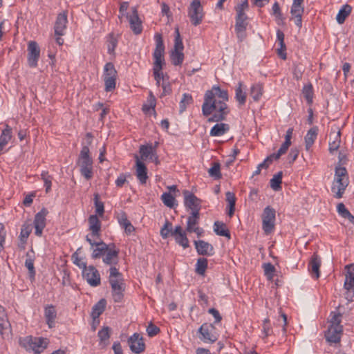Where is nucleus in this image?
I'll return each mask as SVG.
<instances>
[{"instance_id":"48","label":"nucleus","mask_w":354,"mask_h":354,"mask_svg":"<svg viewBox=\"0 0 354 354\" xmlns=\"http://www.w3.org/2000/svg\"><path fill=\"white\" fill-rule=\"evenodd\" d=\"M199 219V213H191V215L187 218V232H189L192 228L196 227V225L198 223Z\"/></svg>"},{"instance_id":"56","label":"nucleus","mask_w":354,"mask_h":354,"mask_svg":"<svg viewBox=\"0 0 354 354\" xmlns=\"http://www.w3.org/2000/svg\"><path fill=\"white\" fill-rule=\"evenodd\" d=\"M176 242L181 245L183 248L189 247V240L186 236V234H180L174 236Z\"/></svg>"},{"instance_id":"64","label":"nucleus","mask_w":354,"mask_h":354,"mask_svg":"<svg viewBox=\"0 0 354 354\" xmlns=\"http://www.w3.org/2000/svg\"><path fill=\"white\" fill-rule=\"evenodd\" d=\"M299 153V151L297 148L291 149V150L288 154V156L289 162L290 163L294 162L296 160V159L297 158Z\"/></svg>"},{"instance_id":"16","label":"nucleus","mask_w":354,"mask_h":354,"mask_svg":"<svg viewBox=\"0 0 354 354\" xmlns=\"http://www.w3.org/2000/svg\"><path fill=\"white\" fill-rule=\"evenodd\" d=\"M199 338L205 343L215 342L218 337L215 333V327L212 324H203L198 329Z\"/></svg>"},{"instance_id":"59","label":"nucleus","mask_w":354,"mask_h":354,"mask_svg":"<svg viewBox=\"0 0 354 354\" xmlns=\"http://www.w3.org/2000/svg\"><path fill=\"white\" fill-rule=\"evenodd\" d=\"M97 335L101 342L106 341L109 339V328L108 326L103 327L98 331Z\"/></svg>"},{"instance_id":"53","label":"nucleus","mask_w":354,"mask_h":354,"mask_svg":"<svg viewBox=\"0 0 354 354\" xmlns=\"http://www.w3.org/2000/svg\"><path fill=\"white\" fill-rule=\"evenodd\" d=\"M41 179L44 180L46 192L48 193L51 189L52 176L48 174L46 171H43L41 174Z\"/></svg>"},{"instance_id":"58","label":"nucleus","mask_w":354,"mask_h":354,"mask_svg":"<svg viewBox=\"0 0 354 354\" xmlns=\"http://www.w3.org/2000/svg\"><path fill=\"white\" fill-rule=\"evenodd\" d=\"M171 226L172 225L169 221H165V225L160 230V235L163 239L167 238L169 234L171 232Z\"/></svg>"},{"instance_id":"61","label":"nucleus","mask_w":354,"mask_h":354,"mask_svg":"<svg viewBox=\"0 0 354 354\" xmlns=\"http://www.w3.org/2000/svg\"><path fill=\"white\" fill-rule=\"evenodd\" d=\"M72 258L73 259V263L80 268L83 270L86 267V263L83 261L82 259L78 257L77 252L72 255Z\"/></svg>"},{"instance_id":"5","label":"nucleus","mask_w":354,"mask_h":354,"mask_svg":"<svg viewBox=\"0 0 354 354\" xmlns=\"http://www.w3.org/2000/svg\"><path fill=\"white\" fill-rule=\"evenodd\" d=\"M89 153L88 147L83 146L77 162L81 174L87 180L91 179L93 176V160Z\"/></svg>"},{"instance_id":"54","label":"nucleus","mask_w":354,"mask_h":354,"mask_svg":"<svg viewBox=\"0 0 354 354\" xmlns=\"http://www.w3.org/2000/svg\"><path fill=\"white\" fill-rule=\"evenodd\" d=\"M161 200L168 207H173L174 205L175 198L170 193H163L161 196Z\"/></svg>"},{"instance_id":"32","label":"nucleus","mask_w":354,"mask_h":354,"mask_svg":"<svg viewBox=\"0 0 354 354\" xmlns=\"http://www.w3.org/2000/svg\"><path fill=\"white\" fill-rule=\"evenodd\" d=\"M44 316L46 318V324L49 328H53L55 326V320L57 317V311L55 308L53 306H47L44 309Z\"/></svg>"},{"instance_id":"10","label":"nucleus","mask_w":354,"mask_h":354,"mask_svg":"<svg viewBox=\"0 0 354 354\" xmlns=\"http://www.w3.org/2000/svg\"><path fill=\"white\" fill-rule=\"evenodd\" d=\"M188 17L193 26L201 24L204 17L203 8L199 0H192L188 8Z\"/></svg>"},{"instance_id":"57","label":"nucleus","mask_w":354,"mask_h":354,"mask_svg":"<svg viewBox=\"0 0 354 354\" xmlns=\"http://www.w3.org/2000/svg\"><path fill=\"white\" fill-rule=\"evenodd\" d=\"M95 212L99 216H102L104 212V203L99 201V195L95 194Z\"/></svg>"},{"instance_id":"49","label":"nucleus","mask_w":354,"mask_h":354,"mask_svg":"<svg viewBox=\"0 0 354 354\" xmlns=\"http://www.w3.org/2000/svg\"><path fill=\"white\" fill-rule=\"evenodd\" d=\"M282 179V171L278 172L275 174L273 178L270 180V187L272 189L277 191L281 189Z\"/></svg>"},{"instance_id":"25","label":"nucleus","mask_w":354,"mask_h":354,"mask_svg":"<svg viewBox=\"0 0 354 354\" xmlns=\"http://www.w3.org/2000/svg\"><path fill=\"white\" fill-rule=\"evenodd\" d=\"M89 224L88 234L91 239H99L100 237L101 222L96 215H91L88 219Z\"/></svg>"},{"instance_id":"12","label":"nucleus","mask_w":354,"mask_h":354,"mask_svg":"<svg viewBox=\"0 0 354 354\" xmlns=\"http://www.w3.org/2000/svg\"><path fill=\"white\" fill-rule=\"evenodd\" d=\"M86 241L91 245V250H92L91 257L93 259L102 257L110 247V244L107 245L100 239H91L89 235H86Z\"/></svg>"},{"instance_id":"19","label":"nucleus","mask_w":354,"mask_h":354,"mask_svg":"<svg viewBox=\"0 0 354 354\" xmlns=\"http://www.w3.org/2000/svg\"><path fill=\"white\" fill-rule=\"evenodd\" d=\"M40 57V48L35 41H30L28 44V64L31 68H35Z\"/></svg>"},{"instance_id":"27","label":"nucleus","mask_w":354,"mask_h":354,"mask_svg":"<svg viewBox=\"0 0 354 354\" xmlns=\"http://www.w3.org/2000/svg\"><path fill=\"white\" fill-rule=\"evenodd\" d=\"M248 16L236 17L235 32L240 41L245 38V30L248 26Z\"/></svg>"},{"instance_id":"37","label":"nucleus","mask_w":354,"mask_h":354,"mask_svg":"<svg viewBox=\"0 0 354 354\" xmlns=\"http://www.w3.org/2000/svg\"><path fill=\"white\" fill-rule=\"evenodd\" d=\"M214 231L219 236H223L230 239V233L227 229L225 224L220 221H216L214 224Z\"/></svg>"},{"instance_id":"23","label":"nucleus","mask_w":354,"mask_h":354,"mask_svg":"<svg viewBox=\"0 0 354 354\" xmlns=\"http://www.w3.org/2000/svg\"><path fill=\"white\" fill-rule=\"evenodd\" d=\"M118 254L119 250L115 249V246L113 243L110 244L109 250L104 253L102 257V261L106 264L115 267L118 263Z\"/></svg>"},{"instance_id":"7","label":"nucleus","mask_w":354,"mask_h":354,"mask_svg":"<svg viewBox=\"0 0 354 354\" xmlns=\"http://www.w3.org/2000/svg\"><path fill=\"white\" fill-rule=\"evenodd\" d=\"M176 36L174 40V49L171 51L170 59L174 66H180L184 60V54L183 53L184 46L180 37L178 28L176 29Z\"/></svg>"},{"instance_id":"35","label":"nucleus","mask_w":354,"mask_h":354,"mask_svg":"<svg viewBox=\"0 0 354 354\" xmlns=\"http://www.w3.org/2000/svg\"><path fill=\"white\" fill-rule=\"evenodd\" d=\"M263 93V86L261 83H256L252 85L250 94L253 100L258 102Z\"/></svg>"},{"instance_id":"22","label":"nucleus","mask_w":354,"mask_h":354,"mask_svg":"<svg viewBox=\"0 0 354 354\" xmlns=\"http://www.w3.org/2000/svg\"><path fill=\"white\" fill-rule=\"evenodd\" d=\"M0 333L3 339L11 337L10 324L8 320L7 314L3 306L0 305Z\"/></svg>"},{"instance_id":"44","label":"nucleus","mask_w":354,"mask_h":354,"mask_svg":"<svg viewBox=\"0 0 354 354\" xmlns=\"http://www.w3.org/2000/svg\"><path fill=\"white\" fill-rule=\"evenodd\" d=\"M302 93L307 103L311 104L313 100V88L311 84L304 85L302 89Z\"/></svg>"},{"instance_id":"13","label":"nucleus","mask_w":354,"mask_h":354,"mask_svg":"<svg viewBox=\"0 0 354 354\" xmlns=\"http://www.w3.org/2000/svg\"><path fill=\"white\" fill-rule=\"evenodd\" d=\"M275 210L270 206L266 207L262 214V228L266 234H270L274 228Z\"/></svg>"},{"instance_id":"18","label":"nucleus","mask_w":354,"mask_h":354,"mask_svg":"<svg viewBox=\"0 0 354 354\" xmlns=\"http://www.w3.org/2000/svg\"><path fill=\"white\" fill-rule=\"evenodd\" d=\"M183 195L185 206L192 211L191 213H199L201 207V200L188 190H185Z\"/></svg>"},{"instance_id":"3","label":"nucleus","mask_w":354,"mask_h":354,"mask_svg":"<svg viewBox=\"0 0 354 354\" xmlns=\"http://www.w3.org/2000/svg\"><path fill=\"white\" fill-rule=\"evenodd\" d=\"M109 283L112 289V297L115 302H120L124 297L125 284L122 274L115 267L110 268Z\"/></svg>"},{"instance_id":"46","label":"nucleus","mask_w":354,"mask_h":354,"mask_svg":"<svg viewBox=\"0 0 354 354\" xmlns=\"http://www.w3.org/2000/svg\"><path fill=\"white\" fill-rule=\"evenodd\" d=\"M25 266L28 270L29 277L31 279H35V270L34 267V260L30 256L28 253L26 254V259L25 261Z\"/></svg>"},{"instance_id":"36","label":"nucleus","mask_w":354,"mask_h":354,"mask_svg":"<svg viewBox=\"0 0 354 354\" xmlns=\"http://www.w3.org/2000/svg\"><path fill=\"white\" fill-rule=\"evenodd\" d=\"M106 300L104 299H102L93 306L91 312V316L93 319L98 318L100 315L104 312L106 307Z\"/></svg>"},{"instance_id":"33","label":"nucleus","mask_w":354,"mask_h":354,"mask_svg":"<svg viewBox=\"0 0 354 354\" xmlns=\"http://www.w3.org/2000/svg\"><path fill=\"white\" fill-rule=\"evenodd\" d=\"M284 34L281 30H277V41L279 46V48H277V53L283 59H286V46L284 43Z\"/></svg>"},{"instance_id":"2","label":"nucleus","mask_w":354,"mask_h":354,"mask_svg":"<svg viewBox=\"0 0 354 354\" xmlns=\"http://www.w3.org/2000/svg\"><path fill=\"white\" fill-rule=\"evenodd\" d=\"M330 317V325L325 333V337L327 342L336 344L340 342L343 333L342 315L338 312H331Z\"/></svg>"},{"instance_id":"28","label":"nucleus","mask_w":354,"mask_h":354,"mask_svg":"<svg viewBox=\"0 0 354 354\" xmlns=\"http://www.w3.org/2000/svg\"><path fill=\"white\" fill-rule=\"evenodd\" d=\"M136 175L140 184L144 185L148 179L147 169L137 156H136Z\"/></svg>"},{"instance_id":"4","label":"nucleus","mask_w":354,"mask_h":354,"mask_svg":"<svg viewBox=\"0 0 354 354\" xmlns=\"http://www.w3.org/2000/svg\"><path fill=\"white\" fill-rule=\"evenodd\" d=\"M348 185L347 171L345 167L335 168V178L331 187L336 198H341Z\"/></svg>"},{"instance_id":"1","label":"nucleus","mask_w":354,"mask_h":354,"mask_svg":"<svg viewBox=\"0 0 354 354\" xmlns=\"http://www.w3.org/2000/svg\"><path fill=\"white\" fill-rule=\"evenodd\" d=\"M228 100L227 91L218 86H213L210 90L205 92L202 112L205 116L212 115L208 118V122H218L225 119L230 113V109L227 105Z\"/></svg>"},{"instance_id":"51","label":"nucleus","mask_w":354,"mask_h":354,"mask_svg":"<svg viewBox=\"0 0 354 354\" xmlns=\"http://www.w3.org/2000/svg\"><path fill=\"white\" fill-rule=\"evenodd\" d=\"M272 333L273 330L270 324V319L266 318L263 321L262 324L263 338L268 337V336L272 335Z\"/></svg>"},{"instance_id":"20","label":"nucleus","mask_w":354,"mask_h":354,"mask_svg":"<svg viewBox=\"0 0 354 354\" xmlns=\"http://www.w3.org/2000/svg\"><path fill=\"white\" fill-rule=\"evenodd\" d=\"M128 344L129 346L130 350L133 353L138 354L145 350V344L144 342L143 337L140 334L138 333H133L129 337Z\"/></svg>"},{"instance_id":"41","label":"nucleus","mask_w":354,"mask_h":354,"mask_svg":"<svg viewBox=\"0 0 354 354\" xmlns=\"http://www.w3.org/2000/svg\"><path fill=\"white\" fill-rule=\"evenodd\" d=\"M234 9L236 12V17L247 16L245 12L249 9L248 0H241L240 3H237Z\"/></svg>"},{"instance_id":"8","label":"nucleus","mask_w":354,"mask_h":354,"mask_svg":"<svg viewBox=\"0 0 354 354\" xmlns=\"http://www.w3.org/2000/svg\"><path fill=\"white\" fill-rule=\"evenodd\" d=\"M19 344L29 351H44L47 346L46 339L32 337V336H27L20 339Z\"/></svg>"},{"instance_id":"40","label":"nucleus","mask_w":354,"mask_h":354,"mask_svg":"<svg viewBox=\"0 0 354 354\" xmlns=\"http://www.w3.org/2000/svg\"><path fill=\"white\" fill-rule=\"evenodd\" d=\"M272 15L274 16L278 25L283 24L285 18L283 16L279 3L277 1L272 6Z\"/></svg>"},{"instance_id":"11","label":"nucleus","mask_w":354,"mask_h":354,"mask_svg":"<svg viewBox=\"0 0 354 354\" xmlns=\"http://www.w3.org/2000/svg\"><path fill=\"white\" fill-rule=\"evenodd\" d=\"M345 280L344 288L346 290V298L352 301L354 297V264L351 263L345 266Z\"/></svg>"},{"instance_id":"31","label":"nucleus","mask_w":354,"mask_h":354,"mask_svg":"<svg viewBox=\"0 0 354 354\" xmlns=\"http://www.w3.org/2000/svg\"><path fill=\"white\" fill-rule=\"evenodd\" d=\"M318 131L319 129L317 127H313L308 131L306 135L305 136V148L307 151H309L311 149L315 140L317 139Z\"/></svg>"},{"instance_id":"9","label":"nucleus","mask_w":354,"mask_h":354,"mask_svg":"<svg viewBox=\"0 0 354 354\" xmlns=\"http://www.w3.org/2000/svg\"><path fill=\"white\" fill-rule=\"evenodd\" d=\"M117 71L114 65L108 62L105 64L103 73V79L104 82L105 91L106 92L112 91L115 89L116 85Z\"/></svg>"},{"instance_id":"50","label":"nucleus","mask_w":354,"mask_h":354,"mask_svg":"<svg viewBox=\"0 0 354 354\" xmlns=\"http://www.w3.org/2000/svg\"><path fill=\"white\" fill-rule=\"evenodd\" d=\"M192 102L193 99L192 95L188 93H184L179 104L180 112L183 113L184 111H185L187 106L192 104Z\"/></svg>"},{"instance_id":"60","label":"nucleus","mask_w":354,"mask_h":354,"mask_svg":"<svg viewBox=\"0 0 354 354\" xmlns=\"http://www.w3.org/2000/svg\"><path fill=\"white\" fill-rule=\"evenodd\" d=\"M118 40L113 35H111L108 41L107 48L109 54L113 53L117 46Z\"/></svg>"},{"instance_id":"55","label":"nucleus","mask_w":354,"mask_h":354,"mask_svg":"<svg viewBox=\"0 0 354 354\" xmlns=\"http://www.w3.org/2000/svg\"><path fill=\"white\" fill-rule=\"evenodd\" d=\"M265 275L269 279H272L274 273L275 272V268L271 263H266L263 265Z\"/></svg>"},{"instance_id":"63","label":"nucleus","mask_w":354,"mask_h":354,"mask_svg":"<svg viewBox=\"0 0 354 354\" xmlns=\"http://www.w3.org/2000/svg\"><path fill=\"white\" fill-rule=\"evenodd\" d=\"M338 214L343 218H346L350 212L346 209L344 203H340L337 206Z\"/></svg>"},{"instance_id":"14","label":"nucleus","mask_w":354,"mask_h":354,"mask_svg":"<svg viewBox=\"0 0 354 354\" xmlns=\"http://www.w3.org/2000/svg\"><path fill=\"white\" fill-rule=\"evenodd\" d=\"M303 3L304 0H293L290 8V19L294 21L295 25L299 29L302 26V15L304 12Z\"/></svg>"},{"instance_id":"47","label":"nucleus","mask_w":354,"mask_h":354,"mask_svg":"<svg viewBox=\"0 0 354 354\" xmlns=\"http://www.w3.org/2000/svg\"><path fill=\"white\" fill-rule=\"evenodd\" d=\"M220 169V164L217 162H214L212 163V166L208 170V174L211 177L214 178V179H219L221 178Z\"/></svg>"},{"instance_id":"43","label":"nucleus","mask_w":354,"mask_h":354,"mask_svg":"<svg viewBox=\"0 0 354 354\" xmlns=\"http://www.w3.org/2000/svg\"><path fill=\"white\" fill-rule=\"evenodd\" d=\"M226 201L228 203L230 216H232L235 210L236 197L234 193L227 192L226 193Z\"/></svg>"},{"instance_id":"45","label":"nucleus","mask_w":354,"mask_h":354,"mask_svg":"<svg viewBox=\"0 0 354 354\" xmlns=\"http://www.w3.org/2000/svg\"><path fill=\"white\" fill-rule=\"evenodd\" d=\"M207 268V259L199 258L196 264V272L200 275H204Z\"/></svg>"},{"instance_id":"17","label":"nucleus","mask_w":354,"mask_h":354,"mask_svg":"<svg viewBox=\"0 0 354 354\" xmlns=\"http://www.w3.org/2000/svg\"><path fill=\"white\" fill-rule=\"evenodd\" d=\"M158 142L155 143V146L151 144L147 145H141L140 147L139 152L140 153V158L142 160H149L155 164H159L158 157L156 153V147L158 145Z\"/></svg>"},{"instance_id":"62","label":"nucleus","mask_w":354,"mask_h":354,"mask_svg":"<svg viewBox=\"0 0 354 354\" xmlns=\"http://www.w3.org/2000/svg\"><path fill=\"white\" fill-rule=\"evenodd\" d=\"M159 332L160 328L152 323H150L147 328V333L149 337H153Z\"/></svg>"},{"instance_id":"15","label":"nucleus","mask_w":354,"mask_h":354,"mask_svg":"<svg viewBox=\"0 0 354 354\" xmlns=\"http://www.w3.org/2000/svg\"><path fill=\"white\" fill-rule=\"evenodd\" d=\"M82 277L91 286L96 287L101 283L100 274L93 266H86L84 268Z\"/></svg>"},{"instance_id":"21","label":"nucleus","mask_w":354,"mask_h":354,"mask_svg":"<svg viewBox=\"0 0 354 354\" xmlns=\"http://www.w3.org/2000/svg\"><path fill=\"white\" fill-rule=\"evenodd\" d=\"M48 212L46 208H43L40 212L37 213L35 216L34 219V227H35V234L37 236H41L43 233V230L45 228L46 223V217L48 214Z\"/></svg>"},{"instance_id":"26","label":"nucleus","mask_w":354,"mask_h":354,"mask_svg":"<svg viewBox=\"0 0 354 354\" xmlns=\"http://www.w3.org/2000/svg\"><path fill=\"white\" fill-rule=\"evenodd\" d=\"M321 264V258L316 253H314L308 263V271L310 272L312 277L315 279H318L319 277V268Z\"/></svg>"},{"instance_id":"38","label":"nucleus","mask_w":354,"mask_h":354,"mask_svg":"<svg viewBox=\"0 0 354 354\" xmlns=\"http://www.w3.org/2000/svg\"><path fill=\"white\" fill-rule=\"evenodd\" d=\"M351 6L348 4L344 5L342 8L339 10V12L337 15L336 19L337 21L342 24L344 22L346 18L350 15L351 12Z\"/></svg>"},{"instance_id":"39","label":"nucleus","mask_w":354,"mask_h":354,"mask_svg":"<svg viewBox=\"0 0 354 354\" xmlns=\"http://www.w3.org/2000/svg\"><path fill=\"white\" fill-rule=\"evenodd\" d=\"M243 82H239L235 89V98L240 105L245 104L246 102V93L243 91Z\"/></svg>"},{"instance_id":"29","label":"nucleus","mask_w":354,"mask_h":354,"mask_svg":"<svg viewBox=\"0 0 354 354\" xmlns=\"http://www.w3.org/2000/svg\"><path fill=\"white\" fill-rule=\"evenodd\" d=\"M128 18L130 24V28L132 31L136 35L140 34L142 30V27L141 21L138 17L137 9L136 8H132V14L129 15Z\"/></svg>"},{"instance_id":"42","label":"nucleus","mask_w":354,"mask_h":354,"mask_svg":"<svg viewBox=\"0 0 354 354\" xmlns=\"http://www.w3.org/2000/svg\"><path fill=\"white\" fill-rule=\"evenodd\" d=\"M341 132L337 131L334 133V138L333 141L329 142V151L333 153L336 151L340 145L341 142Z\"/></svg>"},{"instance_id":"24","label":"nucleus","mask_w":354,"mask_h":354,"mask_svg":"<svg viewBox=\"0 0 354 354\" xmlns=\"http://www.w3.org/2000/svg\"><path fill=\"white\" fill-rule=\"evenodd\" d=\"M67 23L68 19L66 12H63L59 13L57 17L54 26L55 36H62L65 34Z\"/></svg>"},{"instance_id":"52","label":"nucleus","mask_w":354,"mask_h":354,"mask_svg":"<svg viewBox=\"0 0 354 354\" xmlns=\"http://www.w3.org/2000/svg\"><path fill=\"white\" fill-rule=\"evenodd\" d=\"M32 230V227L31 224L24 223L22 225L20 232V239L22 241H26L27 240Z\"/></svg>"},{"instance_id":"30","label":"nucleus","mask_w":354,"mask_h":354,"mask_svg":"<svg viewBox=\"0 0 354 354\" xmlns=\"http://www.w3.org/2000/svg\"><path fill=\"white\" fill-rule=\"evenodd\" d=\"M194 245L198 254L200 255L212 256L214 254L213 246L205 241H194Z\"/></svg>"},{"instance_id":"34","label":"nucleus","mask_w":354,"mask_h":354,"mask_svg":"<svg viewBox=\"0 0 354 354\" xmlns=\"http://www.w3.org/2000/svg\"><path fill=\"white\" fill-rule=\"evenodd\" d=\"M230 129L229 125L225 123H217L210 130L211 136H221Z\"/></svg>"},{"instance_id":"6","label":"nucleus","mask_w":354,"mask_h":354,"mask_svg":"<svg viewBox=\"0 0 354 354\" xmlns=\"http://www.w3.org/2000/svg\"><path fill=\"white\" fill-rule=\"evenodd\" d=\"M154 39L156 41V48L153 53L154 59L153 71H162V66L165 64V45L160 34H156Z\"/></svg>"}]
</instances>
